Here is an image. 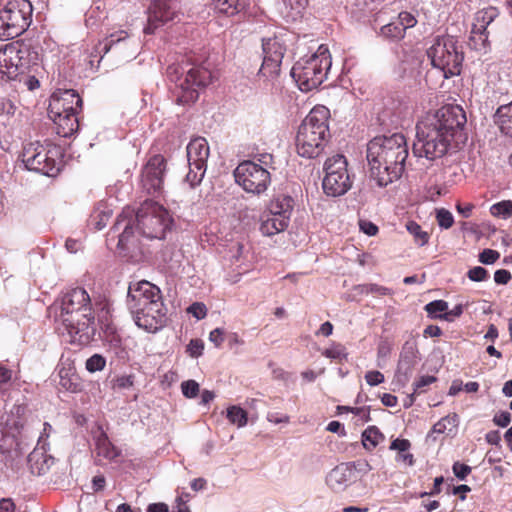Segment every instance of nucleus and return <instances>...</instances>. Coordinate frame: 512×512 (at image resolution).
I'll list each match as a JSON object with an SVG mask.
<instances>
[{
  "mask_svg": "<svg viewBox=\"0 0 512 512\" xmlns=\"http://www.w3.org/2000/svg\"><path fill=\"white\" fill-rule=\"evenodd\" d=\"M466 121L465 111L459 105H444L435 113L427 114L416 125L413 154L430 161L442 158Z\"/></svg>",
  "mask_w": 512,
  "mask_h": 512,
  "instance_id": "f257e3e1",
  "label": "nucleus"
},
{
  "mask_svg": "<svg viewBox=\"0 0 512 512\" xmlns=\"http://www.w3.org/2000/svg\"><path fill=\"white\" fill-rule=\"evenodd\" d=\"M406 138L401 133L390 136H378L367 144L369 175L379 187L398 180L404 170L408 157Z\"/></svg>",
  "mask_w": 512,
  "mask_h": 512,
  "instance_id": "f03ea898",
  "label": "nucleus"
},
{
  "mask_svg": "<svg viewBox=\"0 0 512 512\" xmlns=\"http://www.w3.org/2000/svg\"><path fill=\"white\" fill-rule=\"evenodd\" d=\"M57 329L66 331L72 341L89 343L96 332L95 316L91 299L84 288H74L61 301V311L56 317Z\"/></svg>",
  "mask_w": 512,
  "mask_h": 512,
  "instance_id": "7ed1b4c3",
  "label": "nucleus"
},
{
  "mask_svg": "<svg viewBox=\"0 0 512 512\" xmlns=\"http://www.w3.org/2000/svg\"><path fill=\"white\" fill-rule=\"evenodd\" d=\"M330 111L327 107L315 106L306 116L296 136L297 153L301 157L315 158L324 150L330 138Z\"/></svg>",
  "mask_w": 512,
  "mask_h": 512,
  "instance_id": "20e7f679",
  "label": "nucleus"
},
{
  "mask_svg": "<svg viewBox=\"0 0 512 512\" xmlns=\"http://www.w3.org/2000/svg\"><path fill=\"white\" fill-rule=\"evenodd\" d=\"M83 101L73 89H57L50 96L48 115L61 137H69L79 128L78 115L82 111Z\"/></svg>",
  "mask_w": 512,
  "mask_h": 512,
  "instance_id": "39448f33",
  "label": "nucleus"
},
{
  "mask_svg": "<svg viewBox=\"0 0 512 512\" xmlns=\"http://www.w3.org/2000/svg\"><path fill=\"white\" fill-rule=\"evenodd\" d=\"M166 73L175 83L176 102L182 105L194 103L199 97L198 88L208 85L212 79L210 70L190 63H173Z\"/></svg>",
  "mask_w": 512,
  "mask_h": 512,
  "instance_id": "423d86ee",
  "label": "nucleus"
},
{
  "mask_svg": "<svg viewBox=\"0 0 512 512\" xmlns=\"http://www.w3.org/2000/svg\"><path fill=\"white\" fill-rule=\"evenodd\" d=\"M331 67L328 48L321 45L317 52L306 59L297 61L291 69V76L301 91L317 88L326 78Z\"/></svg>",
  "mask_w": 512,
  "mask_h": 512,
  "instance_id": "0eeeda50",
  "label": "nucleus"
},
{
  "mask_svg": "<svg viewBox=\"0 0 512 512\" xmlns=\"http://www.w3.org/2000/svg\"><path fill=\"white\" fill-rule=\"evenodd\" d=\"M139 234L148 239H162L172 224L168 210L159 203L145 200L136 212Z\"/></svg>",
  "mask_w": 512,
  "mask_h": 512,
  "instance_id": "6e6552de",
  "label": "nucleus"
},
{
  "mask_svg": "<svg viewBox=\"0 0 512 512\" xmlns=\"http://www.w3.org/2000/svg\"><path fill=\"white\" fill-rule=\"evenodd\" d=\"M427 55L432 65L440 69L445 78L460 74L464 55L454 37H437Z\"/></svg>",
  "mask_w": 512,
  "mask_h": 512,
  "instance_id": "1a4fd4ad",
  "label": "nucleus"
},
{
  "mask_svg": "<svg viewBox=\"0 0 512 512\" xmlns=\"http://www.w3.org/2000/svg\"><path fill=\"white\" fill-rule=\"evenodd\" d=\"M26 168L46 176H56L61 168V153L58 147L43 145L40 142L27 143L22 152Z\"/></svg>",
  "mask_w": 512,
  "mask_h": 512,
  "instance_id": "9d476101",
  "label": "nucleus"
},
{
  "mask_svg": "<svg viewBox=\"0 0 512 512\" xmlns=\"http://www.w3.org/2000/svg\"><path fill=\"white\" fill-rule=\"evenodd\" d=\"M29 0H10L0 9V38L12 39L25 32L32 22Z\"/></svg>",
  "mask_w": 512,
  "mask_h": 512,
  "instance_id": "9b49d317",
  "label": "nucleus"
},
{
  "mask_svg": "<svg viewBox=\"0 0 512 512\" xmlns=\"http://www.w3.org/2000/svg\"><path fill=\"white\" fill-rule=\"evenodd\" d=\"M323 190L327 195L340 196L352 186L348 173V162L344 155L336 154L327 158L324 164Z\"/></svg>",
  "mask_w": 512,
  "mask_h": 512,
  "instance_id": "f8f14e48",
  "label": "nucleus"
},
{
  "mask_svg": "<svg viewBox=\"0 0 512 512\" xmlns=\"http://www.w3.org/2000/svg\"><path fill=\"white\" fill-rule=\"evenodd\" d=\"M234 177L239 186L254 195L264 193L271 184L270 172L250 160L243 161L236 167Z\"/></svg>",
  "mask_w": 512,
  "mask_h": 512,
  "instance_id": "ddd939ff",
  "label": "nucleus"
},
{
  "mask_svg": "<svg viewBox=\"0 0 512 512\" xmlns=\"http://www.w3.org/2000/svg\"><path fill=\"white\" fill-rule=\"evenodd\" d=\"M181 0H153L148 8L145 34H153L159 27L172 21L180 12Z\"/></svg>",
  "mask_w": 512,
  "mask_h": 512,
  "instance_id": "4468645a",
  "label": "nucleus"
},
{
  "mask_svg": "<svg viewBox=\"0 0 512 512\" xmlns=\"http://www.w3.org/2000/svg\"><path fill=\"white\" fill-rule=\"evenodd\" d=\"M24 52L16 44H7L0 49V81L8 82L15 80L24 73L26 63L23 57Z\"/></svg>",
  "mask_w": 512,
  "mask_h": 512,
  "instance_id": "2eb2a0df",
  "label": "nucleus"
},
{
  "mask_svg": "<svg viewBox=\"0 0 512 512\" xmlns=\"http://www.w3.org/2000/svg\"><path fill=\"white\" fill-rule=\"evenodd\" d=\"M166 159L156 154L149 158L141 174V185L148 194H159L163 187Z\"/></svg>",
  "mask_w": 512,
  "mask_h": 512,
  "instance_id": "dca6fc26",
  "label": "nucleus"
},
{
  "mask_svg": "<svg viewBox=\"0 0 512 512\" xmlns=\"http://www.w3.org/2000/svg\"><path fill=\"white\" fill-rule=\"evenodd\" d=\"M160 289L145 280L131 283L128 288L127 305L132 314L143 311V308L150 305V302L161 298Z\"/></svg>",
  "mask_w": 512,
  "mask_h": 512,
  "instance_id": "f3484780",
  "label": "nucleus"
},
{
  "mask_svg": "<svg viewBox=\"0 0 512 512\" xmlns=\"http://www.w3.org/2000/svg\"><path fill=\"white\" fill-rule=\"evenodd\" d=\"M123 229L119 234V240L117 248L127 254H135L141 252V244L139 237L135 234L134 227L132 225V214L131 212L123 211L113 225L111 231L118 232Z\"/></svg>",
  "mask_w": 512,
  "mask_h": 512,
  "instance_id": "a211bd4d",
  "label": "nucleus"
},
{
  "mask_svg": "<svg viewBox=\"0 0 512 512\" xmlns=\"http://www.w3.org/2000/svg\"><path fill=\"white\" fill-rule=\"evenodd\" d=\"M136 325L147 332H156L166 322V308L162 297L150 302V305L133 314Z\"/></svg>",
  "mask_w": 512,
  "mask_h": 512,
  "instance_id": "6ab92c4d",
  "label": "nucleus"
},
{
  "mask_svg": "<svg viewBox=\"0 0 512 512\" xmlns=\"http://www.w3.org/2000/svg\"><path fill=\"white\" fill-rule=\"evenodd\" d=\"M498 16V9L492 6L479 10L475 15L471 31L472 39L475 40L478 37V40L485 45L490 34L489 28L494 29L493 23Z\"/></svg>",
  "mask_w": 512,
  "mask_h": 512,
  "instance_id": "aec40b11",
  "label": "nucleus"
},
{
  "mask_svg": "<svg viewBox=\"0 0 512 512\" xmlns=\"http://www.w3.org/2000/svg\"><path fill=\"white\" fill-rule=\"evenodd\" d=\"M95 442L96 460L100 462L102 459L113 461L120 455V450L110 441L108 435L101 426L93 432Z\"/></svg>",
  "mask_w": 512,
  "mask_h": 512,
  "instance_id": "412c9836",
  "label": "nucleus"
},
{
  "mask_svg": "<svg viewBox=\"0 0 512 512\" xmlns=\"http://www.w3.org/2000/svg\"><path fill=\"white\" fill-rule=\"evenodd\" d=\"M210 148L204 137L193 138L187 145L188 165L207 166Z\"/></svg>",
  "mask_w": 512,
  "mask_h": 512,
  "instance_id": "4be33fe9",
  "label": "nucleus"
},
{
  "mask_svg": "<svg viewBox=\"0 0 512 512\" xmlns=\"http://www.w3.org/2000/svg\"><path fill=\"white\" fill-rule=\"evenodd\" d=\"M294 209V199L287 194H277L268 203L266 211L273 216L284 218L290 221Z\"/></svg>",
  "mask_w": 512,
  "mask_h": 512,
  "instance_id": "5701e85b",
  "label": "nucleus"
},
{
  "mask_svg": "<svg viewBox=\"0 0 512 512\" xmlns=\"http://www.w3.org/2000/svg\"><path fill=\"white\" fill-rule=\"evenodd\" d=\"M290 221L273 216L270 212L264 211L260 217V227L259 230L264 236H274L281 232H284L288 226Z\"/></svg>",
  "mask_w": 512,
  "mask_h": 512,
  "instance_id": "b1692460",
  "label": "nucleus"
},
{
  "mask_svg": "<svg viewBox=\"0 0 512 512\" xmlns=\"http://www.w3.org/2000/svg\"><path fill=\"white\" fill-rule=\"evenodd\" d=\"M59 378V385L66 391L79 393L83 390L82 381L73 368H61Z\"/></svg>",
  "mask_w": 512,
  "mask_h": 512,
  "instance_id": "393cba45",
  "label": "nucleus"
},
{
  "mask_svg": "<svg viewBox=\"0 0 512 512\" xmlns=\"http://www.w3.org/2000/svg\"><path fill=\"white\" fill-rule=\"evenodd\" d=\"M496 116L501 131L512 137V101L500 106L497 109Z\"/></svg>",
  "mask_w": 512,
  "mask_h": 512,
  "instance_id": "a878e982",
  "label": "nucleus"
},
{
  "mask_svg": "<svg viewBox=\"0 0 512 512\" xmlns=\"http://www.w3.org/2000/svg\"><path fill=\"white\" fill-rule=\"evenodd\" d=\"M212 5L219 13L232 16L240 12L243 7V0H212Z\"/></svg>",
  "mask_w": 512,
  "mask_h": 512,
  "instance_id": "bb28decb",
  "label": "nucleus"
},
{
  "mask_svg": "<svg viewBox=\"0 0 512 512\" xmlns=\"http://www.w3.org/2000/svg\"><path fill=\"white\" fill-rule=\"evenodd\" d=\"M111 216V211L104 204H99L90 216V223L96 230H101L107 225Z\"/></svg>",
  "mask_w": 512,
  "mask_h": 512,
  "instance_id": "cd10ccee",
  "label": "nucleus"
},
{
  "mask_svg": "<svg viewBox=\"0 0 512 512\" xmlns=\"http://www.w3.org/2000/svg\"><path fill=\"white\" fill-rule=\"evenodd\" d=\"M458 426V415L456 413L449 414L441 418L432 427V433L444 434L451 433L456 430Z\"/></svg>",
  "mask_w": 512,
  "mask_h": 512,
  "instance_id": "c85d7f7f",
  "label": "nucleus"
},
{
  "mask_svg": "<svg viewBox=\"0 0 512 512\" xmlns=\"http://www.w3.org/2000/svg\"><path fill=\"white\" fill-rule=\"evenodd\" d=\"M384 440V435L376 426H369L362 433V443L367 450H373Z\"/></svg>",
  "mask_w": 512,
  "mask_h": 512,
  "instance_id": "c756f323",
  "label": "nucleus"
},
{
  "mask_svg": "<svg viewBox=\"0 0 512 512\" xmlns=\"http://www.w3.org/2000/svg\"><path fill=\"white\" fill-rule=\"evenodd\" d=\"M285 48L275 39H268L263 42L264 58L275 59L282 62Z\"/></svg>",
  "mask_w": 512,
  "mask_h": 512,
  "instance_id": "7c9ffc66",
  "label": "nucleus"
},
{
  "mask_svg": "<svg viewBox=\"0 0 512 512\" xmlns=\"http://www.w3.org/2000/svg\"><path fill=\"white\" fill-rule=\"evenodd\" d=\"M407 231L413 236L414 242L418 246H425L428 244L430 235L428 232L424 231L422 227L415 221H408L406 223Z\"/></svg>",
  "mask_w": 512,
  "mask_h": 512,
  "instance_id": "2f4dec72",
  "label": "nucleus"
},
{
  "mask_svg": "<svg viewBox=\"0 0 512 512\" xmlns=\"http://www.w3.org/2000/svg\"><path fill=\"white\" fill-rule=\"evenodd\" d=\"M281 63V61L263 57V62L260 67L259 74L266 79H273L279 75Z\"/></svg>",
  "mask_w": 512,
  "mask_h": 512,
  "instance_id": "473e14b6",
  "label": "nucleus"
},
{
  "mask_svg": "<svg viewBox=\"0 0 512 512\" xmlns=\"http://www.w3.org/2000/svg\"><path fill=\"white\" fill-rule=\"evenodd\" d=\"M227 418L231 424L243 427L247 424V412L239 406L233 405L227 409Z\"/></svg>",
  "mask_w": 512,
  "mask_h": 512,
  "instance_id": "72a5a7b5",
  "label": "nucleus"
},
{
  "mask_svg": "<svg viewBox=\"0 0 512 512\" xmlns=\"http://www.w3.org/2000/svg\"><path fill=\"white\" fill-rule=\"evenodd\" d=\"M397 19L393 20L392 22L384 25L381 28V34L388 39L391 40H400L404 37L405 31L403 30V27L399 25Z\"/></svg>",
  "mask_w": 512,
  "mask_h": 512,
  "instance_id": "f704fd0d",
  "label": "nucleus"
},
{
  "mask_svg": "<svg viewBox=\"0 0 512 512\" xmlns=\"http://www.w3.org/2000/svg\"><path fill=\"white\" fill-rule=\"evenodd\" d=\"M207 166L202 165H189V171L186 175V182L190 185L191 188L199 185L205 175Z\"/></svg>",
  "mask_w": 512,
  "mask_h": 512,
  "instance_id": "c9c22d12",
  "label": "nucleus"
},
{
  "mask_svg": "<svg viewBox=\"0 0 512 512\" xmlns=\"http://www.w3.org/2000/svg\"><path fill=\"white\" fill-rule=\"evenodd\" d=\"M207 166L202 165H189V171L186 175V182L190 185L191 188L199 185L205 175Z\"/></svg>",
  "mask_w": 512,
  "mask_h": 512,
  "instance_id": "e433bc0d",
  "label": "nucleus"
},
{
  "mask_svg": "<svg viewBox=\"0 0 512 512\" xmlns=\"http://www.w3.org/2000/svg\"><path fill=\"white\" fill-rule=\"evenodd\" d=\"M490 212L494 217L510 218L512 216V201L504 200L495 203L491 206Z\"/></svg>",
  "mask_w": 512,
  "mask_h": 512,
  "instance_id": "4c0bfd02",
  "label": "nucleus"
},
{
  "mask_svg": "<svg viewBox=\"0 0 512 512\" xmlns=\"http://www.w3.org/2000/svg\"><path fill=\"white\" fill-rule=\"evenodd\" d=\"M425 311L430 317L439 318L448 310V303L444 300H434L425 305Z\"/></svg>",
  "mask_w": 512,
  "mask_h": 512,
  "instance_id": "58836bf2",
  "label": "nucleus"
},
{
  "mask_svg": "<svg viewBox=\"0 0 512 512\" xmlns=\"http://www.w3.org/2000/svg\"><path fill=\"white\" fill-rule=\"evenodd\" d=\"M85 366L91 373L101 371L106 366V359L100 354H94L87 359Z\"/></svg>",
  "mask_w": 512,
  "mask_h": 512,
  "instance_id": "ea45409f",
  "label": "nucleus"
},
{
  "mask_svg": "<svg viewBox=\"0 0 512 512\" xmlns=\"http://www.w3.org/2000/svg\"><path fill=\"white\" fill-rule=\"evenodd\" d=\"M436 220H437L438 225L444 229L451 228L454 223V218H453L452 213L444 208L437 210Z\"/></svg>",
  "mask_w": 512,
  "mask_h": 512,
  "instance_id": "a19ab883",
  "label": "nucleus"
},
{
  "mask_svg": "<svg viewBox=\"0 0 512 512\" xmlns=\"http://www.w3.org/2000/svg\"><path fill=\"white\" fill-rule=\"evenodd\" d=\"M322 355L330 358L341 361L345 359L347 354L345 353V348L341 344L334 345L331 348L325 349L322 352Z\"/></svg>",
  "mask_w": 512,
  "mask_h": 512,
  "instance_id": "79ce46f5",
  "label": "nucleus"
},
{
  "mask_svg": "<svg viewBox=\"0 0 512 512\" xmlns=\"http://www.w3.org/2000/svg\"><path fill=\"white\" fill-rule=\"evenodd\" d=\"M182 393L187 398H195L199 393V384L195 380H187L181 384Z\"/></svg>",
  "mask_w": 512,
  "mask_h": 512,
  "instance_id": "37998d69",
  "label": "nucleus"
},
{
  "mask_svg": "<svg viewBox=\"0 0 512 512\" xmlns=\"http://www.w3.org/2000/svg\"><path fill=\"white\" fill-rule=\"evenodd\" d=\"M436 377L431 375H425L421 376L419 379H417L413 386H414V394H421L425 392V387L431 385L436 381Z\"/></svg>",
  "mask_w": 512,
  "mask_h": 512,
  "instance_id": "c03bdc74",
  "label": "nucleus"
},
{
  "mask_svg": "<svg viewBox=\"0 0 512 512\" xmlns=\"http://www.w3.org/2000/svg\"><path fill=\"white\" fill-rule=\"evenodd\" d=\"M467 276L471 281L481 282V281L486 280L488 278L489 274L485 268H483L481 266H476V267L471 268L468 271Z\"/></svg>",
  "mask_w": 512,
  "mask_h": 512,
  "instance_id": "a18cd8bd",
  "label": "nucleus"
},
{
  "mask_svg": "<svg viewBox=\"0 0 512 512\" xmlns=\"http://www.w3.org/2000/svg\"><path fill=\"white\" fill-rule=\"evenodd\" d=\"M398 22L400 23L401 27H403V30L406 31V29L414 27L417 23L416 18L414 15H412L409 12L403 11L399 13L398 17L396 18Z\"/></svg>",
  "mask_w": 512,
  "mask_h": 512,
  "instance_id": "49530a36",
  "label": "nucleus"
},
{
  "mask_svg": "<svg viewBox=\"0 0 512 512\" xmlns=\"http://www.w3.org/2000/svg\"><path fill=\"white\" fill-rule=\"evenodd\" d=\"M500 257V253L492 249H484L479 254V261L483 264L489 265L495 263Z\"/></svg>",
  "mask_w": 512,
  "mask_h": 512,
  "instance_id": "de8ad7c7",
  "label": "nucleus"
},
{
  "mask_svg": "<svg viewBox=\"0 0 512 512\" xmlns=\"http://www.w3.org/2000/svg\"><path fill=\"white\" fill-rule=\"evenodd\" d=\"M188 313L192 314L196 319L201 320L207 315V308L201 302H195L187 309Z\"/></svg>",
  "mask_w": 512,
  "mask_h": 512,
  "instance_id": "09e8293b",
  "label": "nucleus"
},
{
  "mask_svg": "<svg viewBox=\"0 0 512 512\" xmlns=\"http://www.w3.org/2000/svg\"><path fill=\"white\" fill-rule=\"evenodd\" d=\"M452 470H453L454 475L458 479L464 480L471 473L472 469L470 466L457 461L453 464Z\"/></svg>",
  "mask_w": 512,
  "mask_h": 512,
  "instance_id": "8fccbe9b",
  "label": "nucleus"
},
{
  "mask_svg": "<svg viewBox=\"0 0 512 512\" xmlns=\"http://www.w3.org/2000/svg\"><path fill=\"white\" fill-rule=\"evenodd\" d=\"M204 349L203 342L199 339H193L187 346V352L191 357H198L202 354Z\"/></svg>",
  "mask_w": 512,
  "mask_h": 512,
  "instance_id": "3c124183",
  "label": "nucleus"
},
{
  "mask_svg": "<svg viewBox=\"0 0 512 512\" xmlns=\"http://www.w3.org/2000/svg\"><path fill=\"white\" fill-rule=\"evenodd\" d=\"M365 380L370 386H376L384 382V375L377 370L368 371Z\"/></svg>",
  "mask_w": 512,
  "mask_h": 512,
  "instance_id": "603ef678",
  "label": "nucleus"
},
{
  "mask_svg": "<svg viewBox=\"0 0 512 512\" xmlns=\"http://www.w3.org/2000/svg\"><path fill=\"white\" fill-rule=\"evenodd\" d=\"M464 307L462 304H457L450 311H446L444 314L439 315V319L452 321L455 317H460L463 314Z\"/></svg>",
  "mask_w": 512,
  "mask_h": 512,
  "instance_id": "864d4df0",
  "label": "nucleus"
},
{
  "mask_svg": "<svg viewBox=\"0 0 512 512\" xmlns=\"http://www.w3.org/2000/svg\"><path fill=\"white\" fill-rule=\"evenodd\" d=\"M359 227L360 230L368 236H375L379 231L377 225L367 220H360Z\"/></svg>",
  "mask_w": 512,
  "mask_h": 512,
  "instance_id": "5fc2aeb1",
  "label": "nucleus"
},
{
  "mask_svg": "<svg viewBox=\"0 0 512 512\" xmlns=\"http://www.w3.org/2000/svg\"><path fill=\"white\" fill-rule=\"evenodd\" d=\"M511 278V273L506 269H499L494 273V280L497 284L505 285Z\"/></svg>",
  "mask_w": 512,
  "mask_h": 512,
  "instance_id": "6e6d98bb",
  "label": "nucleus"
},
{
  "mask_svg": "<svg viewBox=\"0 0 512 512\" xmlns=\"http://www.w3.org/2000/svg\"><path fill=\"white\" fill-rule=\"evenodd\" d=\"M209 340L214 343L216 347H220L224 342V331L221 328L212 330L209 334Z\"/></svg>",
  "mask_w": 512,
  "mask_h": 512,
  "instance_id": "4d7b16f0",
  "label": "nucleus"
},
{
  "mask_svg": "<svg viewBox=\"0 0 512 512\" xmlns=\"http://www.w3.org/2000/svg\"><path fill=\"white\" fill-rule=\"evenodd\" d=\"M510 421H511V415L507 411L500 412V413L496 414L493 418V422L500 427L508 426Z\"/></svg>",
  "mask_w": 512,
  "mask_h": 512,
  "instance_id": "13d9d810",
  "label": "nucleus"
},
{
  "mask_svg": "<svg viewBox=\"0 0 512 512\" xmlns=\"http://www.w3.org/2000/svg\"><path fill=\"white\" fill-rule=\"evenodd\" d=\"M329 481L331 483L336 482L339 484L345 482V469L340 467H336L335 469H333L329 475Z\"/></svg>",
  "mask_w": 512,
  "mask_h": 512,
  "instance_id": "bf43d9fd",
  "label": "nucleus"
},
{
  "mask_svg": "<svg viewBox=\"0 0 512 512\" xmlns=\"http://www.w3.org/2000/svg\"><path fill=\"white\" fill-rule=\"evenodd\" d=\"M267 420L274 424H280V423H289L290 417L286 414H280V413H268Z\"/></svg>",
  "mask_w": 512,
  "mask_h": 512,
  "instance_id": "052dcab7",
  "label": "nucleus"
},
{
  "mask_svg": "<svg viewBox=\"0 0 512 512\" xmlns=\"http://www.w3.org/2000/svg\"><path fill=\"white\" fill-rule=\"evenodd\" d=\"M410 448V442L407 439H395L390 445L391 450L405 452Z\"/></svg>",
  "mask_w": 512,
  "mask_h": 512,
  "instance_id": "680f3d73",
  "label": "nucleus"
},
{
  "mask_svg": "<svg viewBox=\"0 0 512 512\" xmlns=\"http://www.w3.org/2000/svg\"><path fill=\"white\" fill-rule=\"evenodd\" d=\"M16 504L12 498L0 499V512H15Z\"/></svg>",
  "mask_w": 512,
  "mask_h": 512,
  "instance_id": "e2e57ef3",
  "label": "nucleus"
},
{
  "mask_svg": "<svg viewBox=\"0 0 512 512\" xmlns=\"http://www.w3.org/2000/svg\"><path fill=\"white\" fill-rule=\"evenodd\" d=\"M441 335H442V330L437 325H428L423 331V336L425 338L440 337Z\"/></svg>",
  "mask_w": 512,
  "mask_h": 512,
  "instance_id": "0e129e2a",
  "label": "nucleus"
},
{
  "mask_svg": "<svg viewBox=\"0 0 512 512\" xmlns=\"http://www.w3.org/2000/svg\"><path fill=\"white\" fill-rule=\"evenodd\" d=\"M93 490L95 492L101 491L105 488L106 479L103 475L94 476L92 479Z\"/></svg>",
  "mask_w": 512,
  "mask_h": 512,
  "instance_id": "69168bd1",
  "label": "nucleus"
},
{
  "mask_svg": "<svg viewBox=\"0 0 512 512\" xmlns=\"http://www.w3.org/2000/svg\"><path fill=\"white\" fill-rule=\"evenodd\" d=\"M381 402L387 407H394L397 405L398 399L395 395L390 393H384L381 397Z\"/></svg>",
  "mask_w": 512,
  "mask_h": 512,
  "instance_id": "338daca9",
  "label": "nucleus"
},
{
  "mask_svg": "<svg viewBox=\"0 0 512 512\" xmlns=\"http://www.w3.org/2000/svg\"><path fill=\"white\" fill-rule=\"evenodd\" d=\"M147 512H168V506L165 503H153L148 506Z\"/></svg>",
  "mask_w": 512,
  "mask_h": 512,
  "instance_id": "774afa93",
  "label": "nucleus"
}]
</instances>
